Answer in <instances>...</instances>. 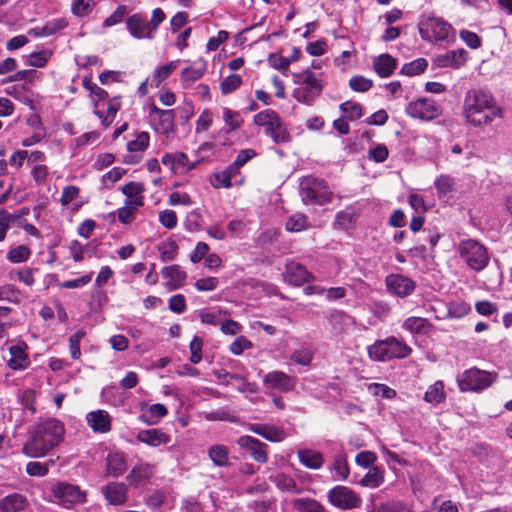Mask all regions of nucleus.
<instances>
[{
  "instance_id": "nucleus-1",
  "label": "nucleus",
  "mask_w": 512,
  "mask_h": 512,
  "mask_svg": "<svg viewBox=\"0 0 512 512\" xmlns=\"http://www.w3.org/2000/svg\"><path fill=\"white\" fill-rule=\"evenodd\" d=\"M463 111L467 122L473 126L487 125L503 117L492 93L482 88H472L465 93Z\"/></svg>"
},
{
  "instance_id": "nucleus-2",
  "label": "nucleus",
  "mask_w": 512,
  "mask_h": 512,
  "mask_svg": "<svg viewBox=\"0 0 512 512\" xmlns=\"http://www.w3.org/2000/svg\"><path fill=\"white\" fill-rule=\"evenodd\" d=\"M64 433L65 428L61 421L55 418L45 419L33 429L22 451L31 458L43 457L63 441Z\"/></svg>"
},
{
  "instance_id": "nucleus-3",
  "label": "nucleus",
  "mask_w": 512,
  "mask_h": 512,
  "mask_svg": "<svg viewBox=\"0 0 512 512\" xmlns=\"http://www.w3.org/2000/svg\"><path fill=\"white\" fill-rule=\"evenodd\" d=\"M421 38L433 44H451L455 41L456 31L450 23L442 17L424 15L418 23Z\"/></svg>"
},
{
  "instance_id": "nucleus-4",
  "label": "nucleus",
  "mask_w": 512,
  "mask_h": 512,
  "mask_svg": "<svg viewBox=\"0 0 512 512\" xmlns=\"http://www.w3.org/2000/svg\"><path fill=\"white\" fill-rule=\"evenodd\" d=\"M166 19V15L161 8H155L152 11L151 19L148 20L144 14L134 13L126 19V28L130 35L135 39L154 38L159 25Z\"/></svg>"
},
{
  "instance_id": "nucleus-5",
  "label": "nucleus",
  "mask_w": 512,
  "mask_h": 512,
  "mask_svg": "<svg viewBox=\"0 0 512 512\" xmlns=\"http://www.w3.org/2000/svg\"><path fill=\"white\" fill-rule=\"evenodd\" d=\"M293 81L300 87L293 90L292 96L305 105H313L323 90L322 81L309 68L301 73H293Z\"/></svg>"
},
{
  "instance_id": "nucleus-6",
  "label": "nucleus",
  "mask_w": 512,
  "mask_h": 512,
  "mask_svg": "<svg viewBox=\"0 0 512 512\" xmlns=\"http://www.w3.org/2000/svg\"><path fill=\"white\" fill-rule=\"evenodd\" d=\"M368 355L374 361H389L408 357L412 349L403 340L389 336L368 346Z\"/></svg>"
},
{
  "instance_id": "nucleus-7",
  "label": "nucleus",
  "mask_w": 512,
  "mask_h": 512,
  "mask_svg": "<svg viewBox=\"0 0 512 512\" xmlns=\"http://www.w3.org/2000/svg\"><path fill=\"white\" fill-rule=\"evenodd\" d=\"M299 188L301 199L306 205L323 206L332 201L333 193L323 179L315 176L303 177Z\"/></svg>"
},
{
  "instance_id": "nucleus-8",
  "label": "nucleus",
  "mask_w": 512,
  "mask_h": 512,
  "mask_svg": "<svg viewBox=\"0 0 512 512\" xmlns=\"http://www.w3.org/2000/svg\"><path fill=\"white\" fill-rule=\"evenodd\" d=\"M458 253L463 262L473 271L484 270L490 260L487 248L475 239H463L458 244Z\"/></svg>"
},
{
  "instance_id": "nucleus-9",
  "label": "nucleus",
  "mask_w": 512,
  "mask_h": 512,
  "mask_svg": "<svg viewBox=\"0 0 512 512\" xmlns=\"http://www.w3.org/2000/svg\"><path fill=\"white\" fill-rule=\"evenodd\" d=\"M496 376L490 372L478 368H470L457 376L460 391H482L492 385Z\"/></svg>"
},
{
  "instance_id": "nucleus-10",
  "label": "nucleus",
  "mask_w": 512,
  "mask_h": 512,
  "mask_svg": "<svg viewBox=\"0 0 512 512\" xmlns=\"http://www.w3.org/2000/svg\"><path fill=\"white\" fill-rule=\"evenodd\" d=\"M330 448L331 457L327 469L334 481H346L350 475L348 456L342 444L333 441L326 442Z\"/></svg>"
},
{
  "instance_id": "nucleus-11",
  "label": "nucleus",
  "mask_w": 512,
  "mask_h": 512,
  "mask_svg": "<svg viewBox=\"0 0 512 512\" xmlns=\"http://www.w3.org/2000/svg\"><path fill=\"white\" fill-rule=\"evenodd\" d=\"M407 115L423 121H431L438 118L442 112L439 102L430 97H420L407 104L405 109Z\"/></svg>"
},
{
  "instance_id": "nucleus-12",
  "label": "nucleus",
  "mask_w": 512,
  "mask_h": 512,
  "mask_svg": "<svg viewBox=\"0 0 512 512\" xmlns=\"http://www.w3.org/2000/svg\"><path fill=\"white\" fill-rule=\"evenodd\" d=\"M91 100L94 104V114L101 119L102 125L108 127L112 124L115 119L117 112L121 107V102L118 97L109 99L107 104V111L104 113L100 108V103L103 102L107 97L108 93L99 86L90 94Z\"/></svg>"
},
{
  "instance_id": "nucleus-13",
  "label": "nucleus",
  "mask_w": 512,
  "mask_h": 512,
  "mask_svg": "<svg viewBox=\"0 0 512 512\" xmlns=\"http://www.w3.org/2000/svg\"><path fill=\"white\" fill-rule=\"evenodd\" d=\"M329 503L340 510L359 508L362 504L361 497L347 486L337 485L327 493Z\"/></svg>"
},
{
  "instance_id": "nucleus-14",
  "label": "nucleus",
  "mask_w": 512,
  "mask_h": 512,
  "mask_svg": "<svg viewBox=\"0 0 512 512\" xmlns=\"http://www.w3.org/2000/svg\"><path fill=\"white\" fill-rule=\"evenodd\" d=\"M53 501L64 508H70L74 504L82 503L85 494L76 485L59 482L51 488Z\"/></svg>"
},
{
  "instance_id": "nucleus-15",
  "label": "nucleus",
  "mask_w": 512,
  "mask_h": 512,
  "mask_svg": "<svg viewBox=\"0 0 512 512\" xmlns=\"http://www.w3.org/2000/svg\"><path fill=\"white\" fill-rule=\"evenodd\" d=\"M385 284L391 294L401 298L411 295L416 288L415 281L402 274L388 275L385 279Z\"/></svg>"
},
{
  "instance_id": "nucleus-16",
  "label": "nucleus",
  "mask_w": 512,
  "mask_h": 512,
  "mask_svg": "<svg viewBox=\"0 0 512 512\" xmlns=\"http://www.w3.org/2000/svg\"><path fill=\"white\" fill-rule=\"evenodd\" d=\"M156 473V467L153 464L139 460L128 473L126 479L133 487L147 485Z\"/></svg>"
},
{
  "instance_id": "nucleus-17",
  "label": "nucleus",
  "mask_w": 512,
  "mask_h": 512,
  "mask_svg": "<svg viewBox=\"0 0 512 512\" xmlns=\"http://www.w3.org/2000/svg\"><path fill=\"white\" fill-rule=\"evenodd\" d=\"M237 444L246 449L256 462L264 464L268 461V445L257 438L244 435L238 438Z\"/></svg>"
},
{
  "instance_id": "nucleus-18",
  "label": "nucleus",
  "mask_w": 512,
  "mask_h": 512,
  "mask_svg": "<svg viewBox=\"0 0 512 512\" xmlns=\"http://www.w3.org/2000/svg\"><path fill=\"white\" fill-rule=\"evenodd\" d=\"M263 384L266 388L277 389L281 392H291L295 389L296 378L283 371L268 372L263 378Z\"/></svg>"
},
{
  "instance_id": "nucleus-19",
  "label": "nucleus",
  "mask_w": 512,
  "mask_h": 512,
  "mask_svg": "<svg viewBox=\"0 0 512 512\" xmlns=\"http://www.w3.org/2000/svg\"><path fill=\"white\" fill-rule=\"evenodd\" d=\"M468 52L463 49L449 50L443 54L437 55L434 64L438 68L459 69L466 64Z\"/></svg>"
},
{
  "instance_id": "nucleus-20",
  "label": "nucleus",
  "mask_w": 512,
  "mask_h": 512,
  "mask_svg": "<svg viewBox=\"0 0 512 512\" xmlns=\"http://www.w3.org/2000/svg\"><path fill=\"white\" fill-rule=\"evenodd\" d=\"M284 278L293 286H301L304 283L314 280V276L302 264L290 261L285 266Z\"/></svg>"
},
{
  "instance_id": "nucleus-21",
  "label": "nucleus",
  "mask_w": 512,
  "mask_h": 512,
  "mask_svg": "<svg viewBox=\"0 0 512 512\" xmlns=\"http://www.w3.org/2000/svg\"><path fill=\"white\" fill-rule=\"evenodd\" d=\"M86 422L94 433H108L112 428V417L103 409L87 413Z\"/></svg>"
},
{
  "instance_id": "nucleus-22",
  "label": "nucleus",
  "mask_w": 512,
  "mask_h": 512,
  "mask_svg": "<svg viewBox=\"0 0 512 512\" xmlns=\"http://www.w3.org/2000/svg\"><path fill=\"white\" fill-rule=\"evenodd\" d=\"M102 491L105 499L111 505H123L128 499V486L122 482H109Z\"/></svg>"
},
{
  "instance_id": "nucleus-23",
  "label": "nucleus",
  "mask_w": 512,
  "mask_h": 512,
  "mask_svg": "<svg viewBox=\"0 0 512 512\" xmlns=\"http://www.w3.org/2000/svg\"><path fill=\"white\" fill-rule=\"evenodd\" d=\"M162 163L175 174H183L190 170L188 156L182 152L166 153Z\"/></svg>"
},
{
  "instance_id": "nucleus-24",
  "label": "nucleus",
  "mask_w": 512,
  "mask_h": 512,
  "mask_svg": "<svg viewBox=\"0 0 512 512\" xmlns=\"http://www.w3.org/2000/svg\"><path fill=\"white\" fill-rule=\"evenodd\" d=\"M137 440L152 447L166 445L170 441V437L158 428L140 430L137 434Z\"/></svg>"
},
{
  "instance_id": "nucleus-25",
  "label": "nucleus",
  "mask_w": 512,
  "mask_h": 512,
  "mask_svg": "<svg viewBox=\"0 0 512 512\" xmlns=\"http://www.w3.org/2000/svg\"><path fill=\"white\" fill-rule=\"evenodd\" d=\"M299 462L308 469L319 470L325 464L323 453L313 449H301L297 451Z\"/></svg>"
},
{
  "instance_id": "nucleus-26",
  "label": "nucleus",
  "mask_w": 512,
  "mask_h": 512,
  "mask_svg": "<svg viewBox=\"0 0 512 512\" xmlns=\"http://www.w3.org/2000/svg\"><path fill=\"white\" fill-rule=\"evenodd\" d=\"M149 118L153 123H157L159 129L163 132H168L174 121L173 110H163L152 104L150 106Z\"/></svg>"
},
{
  "instance_id": "nucleus-27",
  "label": "nucleus",
  "mask_w": 512,
  "mask_h": 512,
  "mask_svg": "<svg viewBox=\"0 0 512 512\" xmlns=\"http://www.w3.org/2000/svg\"><path fill=\"white\" fill-rule=\"evenodd\" d=\"M401 328L413 335H425L432 330L433 325L427 318L410 316L403 321Z\"/></svg>"
},
{
  "instance_id": "nucleus-28",
  "label": "nucleus",
  "mask_w": 512,
  "mask_h": 512,
  "mask_svg": "<svg viewBox=\"0 0 512 512\" xmlns=\"http://www.w3.org/2000/svg\"><path fill=\"white\" fill-rule=\"evenodd\" d=\"M161 274L163 278L167 279L165 286L169 290L180 288L186 279V273L181 269L179 265L164 267L161 271Z\"/></svg>"
},
{
  "instance_id": "nucleus-29",
  "label": "nucleus",
  "mask_w": 512,
  "mask_h": 512,
  "mask_svg": "<svg viewBox=\"0 0 512 512\" xmlns=\"http://www.w3.org/2000/svg\"><path fill=\"white\" fill-rule=\"evenodd\" d=\"M25 349L26 345L24 343H18L9 348L11 357L8 360V366L11 369L24 370L29 366L30 361L25 353Z\"/></svg>"
},
{
  "instance_id": "nucleus-30",
  "label": "nucleus",
  "mask_w": 512,
  "mask_h": 512,
  "mask_svg": "<svg viewBox=\"0 0 512 512\" xmlns=\"http://www.w3.org/2000/svg\"><path fill=\"white\" fill-rule=\"evenodd\" d=\"M27 506V498L19 493H13L0 499V512H20Z\"/></svg>"
},
{
  "instance_id": "nucleus-31",
  "label": "nucleus",
  "mask_w": 512,
  "mask_h": 512,
  "mask_svg": "<svg viewBox=\"0 0 512 512\" xmlns=\"http://www.w3.org/2000/svg\"><path fill=\"white\" fill-rule=\"evenodd\" d=\"M265 133L272 138L275 144L286 143L290 140V134L279 115L265 129Z\"/></svg>"
},
{
  "instance_id": "nucleus-32",
  "label": "nucleus",
  "mask_w": 512,
  "mask_h": 512,
  "mask_svg": "<svg viewBox=\"0 0 512 512\" xmlns=\"http://www.w3.org/2000/svg\"><path fill=\"white\" fill-rule=\"evenodd\" d=\"M397 61L390 54H381L378 56L373 63L375 72L381 78H387L391 76L396 69Z\"/></svg>"
},
{
  "instance_id": "nucleus-33",
  "label": "nucleus",
  "mask_w": 512,
  "mask_h": 512,
  "mask_svg": "<svg viewBox=\"0 0 512 512\" xmlns=\"http://www.w3.org/2000/svg\"><path fill=\"white\" fill-rule=\"evenodd\" d=\"M167 413V408L163 404H152L142 409L140 420L149 425H155L165 417Z\"/></svg>"
},
{
  "instance_id": "nucleus-34",
  "label": "nucleus",
  "mask_w": 512,
  "mask_h": 512,
  "mask_svg": "<svg viewBox=\"0 0 512 512\" xmlns=\"http://www.w3.org/2000/svg\"><path fill=\"white\" fill-rule=\"evenodd\" d=\"M124 455L118 452L109 453L106 458V473L111 477H118L126 471Z\"/></svg>"
},
{
  "instance_id": "nucleus-35",
  "label": "nucleus",
  "mask_w": 512,
  "mask_h": 512,
  "mask_svg": "<svg viewBox=\"0 0 512 512\" xmlns=\"http://www.w3.org/2000/svg\"><path fill=\"white\" fill-rule=\"evenodd\" d=\"M179 64L180 60H175L156 68L150 77V86L158 87L178 68Z\"/></svg>"
},
{
  "instance_id": "nucleus-36",
  "label": "nucleus",
  "mask_w": 512,
  "mask_h": 512,
  "mask_svg": "<svg viewBox=\"0 0 512 512\" xmlns=\"http://www.w3.org/2000/svg\"><path fill=\"white\" fill-rule=\"evenodd\" d=\"M278 489L284 492L299 494L302 492V488L298 485L296 480L285 473H278L271 477Z\"/></svg>"
},
{
  "instance_id": "nucleus-37",
  "label": "nucleus",
  "mask_w": 512,
  "mask_h": 512,
  "mask_svg": "<svg viewBox=\"0 0 512 512\" xmlns=\"http://www.w3.org/2000/svg\"><path fill=\"white\" fill-rule=\"evenodd\" d=\"M328 321L336 334L342 332L345 327H348L353 323L352 317L341 310L331 311L328 316Z\"/></svg>"
},
{
  "instance_id": "nucleus-38",
  "label": "nucleus",
  "mask_w": 512,
  "mask_h": 512,
  "mask_svg": "<svg viewBox=\"0 0 512 512\" xmlns=\"http://www.w3.org/2000/svg\"><path fill=\"white\" fill-rule=\"evenodd\" d=\"M445 399L444 383L440 380L430 385L424 395V400L432 405L443 403Z\"/></svg>"
},
{
  "instance_id": "nucleus-39",
  "label": "nucleus",
  "mask_w": 512,
  "mask_h": 512,
  "mask_svg": "<svg viewBox=\"0 0 512 512\" xmlns=\"http://www.w3.org/2000/svg\"><path fill=\"white\" fill-rule=\"evenodd\" d=\"M384 482V471L378 466L369 468L368 472L360 480L363 487L377 488Z\"/></svg>"
},
{
  "instance_id": "nucleus-40",
  "label": "nucleus",
  "mask_w": 512,
  "mask_h": 512,
  "mask_svg": "<svg viewBox=\"0 0 512 512\" xmlns=\"http://www.w3.org/2000/svg\"><path fill=\"white\" fill-rule=\"evenodd\" d=\"M291 505L297 512H326L321 503L311 498L294 499Z\"/></svg>"
},
{
  "instance_id": "nucleus-41",
  "label": "nucleus",
  "mask_w": 512,
  "mask_h": 512,
  "mask_svg": "<svg viewBox=\"0 0 512 512\" xmlns=\"http://www.w3.org/2000/svg\"><path fill=\"white\" fill-rule=\"evenodd\" d=\"M428 67V61L425 58H417L409 63H405L400 74L406 76H417L425 72Z\"/></svg>"
},
{
  "instance_id": "nucleus-42",
  "label": "nucleus",
  "mask_w": 512,
  "mask_h": 512,
  "mask_svg": "<svg viewBox=\"0 0 512 512\" xmlns=\"http://www.w3.org/2000/svg\"><path fill=\"white\" fill-rule=\"evenodd\" d=\"M209 458L216 466L224 467L228 465V449L223 445H213L208 451Z\"/></svg>"
},
{
  "instance_id": "nucleus-43",
  "label": "nucleus",
  "mask_w": 512,
  "mask_h": 512,
  "mask_svg": "<svg viewBox=\"0 0 512 512\" xmlns=\"http://www.w3.org/2000/svg\"><path fill=\"white\" fill-rule=\"evenodd\" d=\"M157 249L161 260L167 262L175 259L178 246L173 240H165L158 245Z\"/></svg>"
},
{
  "instance_id": "nucleus-44",
  "label": "nucleus",
  "mask_w": 512,
  "mask_h": 512,
  "mask_svg": "<svg viewBox=\"0 0 512 512\" xmlns=\"http://www.w3.org/2000/svg\"><path fill=\"white\" fill-rule=\"evenodd\" d=\"M263 433L261 437L274 443L282 442L287 436L283 428L269 424L264 425Z\"/></svg>"
},
{
  "instance_id": "nucleus-45",
  "label": "nucleus",
  "mask_w": 512,
  "mask_h": 512,
  "mask_svg": "<svg viewBox=\"0 0 512 512\" xmlns=\"http://www.w3.org/2000/svg\"><path fill=\"white\" fill-rule=\"evenodd\" d=\"M308 228V217L303 213L293 214L286 222V229L290 232H300Z\"/></svg>"
},
{
  "instance_id": "nucleus-46",
  "label": "nucleus",
  "mask_w": 512,
  "mask_h": 512,
  "mask_svg": "<svg viewBox=\"0 0 512 512\" xmlns=\"http://www.w3.org/2000/svg\"><path fill=\"white\" fill-rule=\"evenodd\" d=\"M65 24L62 21L57 23H47L43 27L32 28L28 31V34L33 37H42L55 34L60 29L64 28Z\"/></svg>"
},
{
  "instance_id": "nucleus-47",
  "label": "nucleus",
  "mask_w": 512,
  "mask_h": 512,
  "mask_svg": "<svg viewBox=\"0 0 512 512\" xmlns=\"http://www.w3.org/2000/svg\"><path fill=\"white\" fill-rule=\"evenodd\" d=\"M373 512H410V509L404 503L392 500L374 505Z\"/></svg>"
},
{
  "instance_id": "nucleus-48",
  "label": "nucleus",
  "mask_w": 512,
  "mask_h": 512,
  "mask_svg": "<svg viewBox=\"0 0 512 512\" xmlns=\"http://www.w3.org/2000/svg\"><path fill=\"white\" fill-rule=\"evenodd\" d=\"M52 56V52L48 49L32 52L28 55L27 64L33 67L42 68L46 65Z\"/></svg>"
},
{
  "instance_id": "nucleus-49",
  "label": "nucleus",
  "mask_w": 512,
  "mask_h": 512,
  "mask_svg": "<svg viewBox=\"0 0 512 512\" xmlns=\"http://www.w3.org/2000/svg\"><path fill=\"white\" fill-rule=\"evenodd\" d=\"M31 254L30 249L25 245H19L10 249L7 253V259L11 263L25 262Z\"/></svg>"
},
{
  "instance_id": "nucleus-50",
  "label": "nucleus",
  "mask_w": 512,
  "mask_h": 512,
  "mask_svg": "<svg viewBox=\"0 0 512 512\" xmlns=\"http://www.w3.org/2000/svg\"><path fill=\"white\" fill-rule=\"evenodd\" d=\"M242 84V78L240 75L231 74L222 80L220 89L222 94L227 95L234 92Z\"/></svg>"
},
{
  "instance_id": "nucleus-51",
  "label": "nucleus",
  "mask_w": 512,
  "mask_h": 512,
  "mask_svg": "<svg viewBox=\"0 0 512 512\" xmlns=\"http://www.w3.org/2000/svg\"><path fill=\"white\" fill-rule=\"evenodd\" d=\"M149 134L147 132H140L134 140L127 143V149L130 152L144 151L149 145Z\"/></svg>"
},
{
  "instance_id": "nucleus-52",
  "label": "nucleus",
  "mask_w": 512,
  "mask_h": 512,
  "mask_svg": "<svg viewBox=\"0 0 512 512\" xmlns=\"http://www.w3.org/2000/svg\"><path fill=\"white\" fill-rule=\"evenodd\" d=\"M340 109L347 115L349 120H357L363 116L362 106L356 102H343L340 104Z\"/></svg>"
},
{
  "instance_id": "nucleus-53",
  "label": "nucleus",
  "mask_w": 512,
  "mask_h": 512,
  "mask_svg": "<svg viewBox=\"0 0 512 512\" xmlns=\"http://www.w3.org/2000/svg\"><path fill=\"white\" fill-rule=\"evenodd\" d=\"M93 6V0H73L71 10L74 15L85 17L92 12Z\"/></svg>"
},
{
  "instance_id": "nucleus-54",
  "label": "nucleus",
  "mask_w": 512,
  "mask_h": 512,
  "mask_svg": "<svg viewBox=\"0 0 512 512\" xmlns=\"http://www.w3.org/2000/svg\"><path fill=\"white\" fill-rule=\"evenodd\" d=\"M377 455L373 451H361L355 456V463L357 466L367 469L374 466L377 461Z\"/></svg>"
},
{
  "instance_id": "nucleus-55",
  "label": "nucleus",
  "mask_w": 512,
  "mask_h": 512,
  "mask_svg": "<svg viewBox=\"0 0 512 512\" xmlns=\"http://www.w3.org/2000/svg\"><path fill=\"white\" fill-rule=\"evenodd\" d=\"M85 335V331L78 330L69 337L70 355L75 360L79 359L81 356L80 342Z\"/></svg>"
},
{
  "instance_id": "nucleus-56",
  "label": "nucleus",
  "mask_w": 512,
  "mask_h": 512,
  "mask_svg": "<svg viewBox=\"0 0 512 512\" xmlns=\"http://www.w3.org/2000/svg\"><path fill=\"white\" fill-rule=\"evenodd\" d=\"M434 185L440 195H447L453 190L454 179L447 174H442L436 178Z\"/></svg>"
},
{
  "instance_id": "nucleus-57",
  "label": "nucleus",
  "mask_w": 512,
  "mask_h": 512,
  "mask_svg": "<svg viewBox=\"0 0 512 512\" xmlns=\"http://www.w3.org/2000/svg\"><path fill=\"white\" fill-rule=\"evenodd\" d=\"M51 462L41 463L37 461L28 462L26 465V472L29 476L43 477L49 471V464Z\"/></svg>"
},
{
  "instance_id": "nucleus-58",
  "label": "nucleus",
  "mask_w": 512,
  "mask_h": 512,
  "mask_svg": "<svg viewBox=\"0 0 512 512\" xmlns=\"http://www.w3.org/2000/svg\"><path fill=\"white\" fill-rule=\"evenodd\" d=\"M459 37L471 49H478L482 45L481 38L470 30H460Z\"/></svg>"
},
{
  "instance_id": "nucleus-59",
  "label": "nucleus",
  "mask_w": 512,
  "mask_h": 512,
  "mask_svg": "<svg viewBox=\"0 0 512 512\" xmlns=\"http://www.w3.org/2000/svg\"><path fill=\"white\" fill-rule=\"evenodd\" d=\"M389 155V150L384 144H377L374 147H371L368 152L369 160H372L376 163H383Z\"/></svg>"
},
{
  "instance_id": "nucleus-60",
  "label": "nucleus",
  "mask_w": 512,
  "mask_h": 512,
  "mask_svg": "<svg viewBox=\"0 0 512 512\" xmlns=\"http://www.w3.org/2000/svg\"><path fill=\"white\" fill-rule=\"evenodd\" d=\"M231 380H235V381L239 382V384L236 386V389L239 392H242V393H244V392H249V393L256 392L255 384L246 381L245 376H243L242 374L230 373L229 372V381L231 382Z\"/></svg>"
},
{
  "instance_id": "nucleus-61",
  "label": "nucleus",
  "mask_w": 512,
  "mask_h": 512,
  "mask_svg": "<svg viewBox=\"0 0 512 512\" xmlns=\"http://www.w3.org/2000/svg\"><path fill=\"white\" fill-rule=\"evenodd\" d=\"M373 83L370 79H367L363 76H353L349 80V86L353 91L356 92H366L372 87Z\"/></svg>"
},
{
  "instance_id": "nucleus-62",
  "label": "nucleus",
  "mask_w": 512,
  "mask_h": 512,
  "mask_svg": "<svg viewBox=\"0 0 512 512\" xmlns=\"http://www.w3.org/2000/svg\"><path fill=\"white\" fill-rule=\"evenodd\" d=\"M278 115L277 112L271 109L263 110L254 116V123L258 126L265 127L270 126V123L274 121V118Z\"/></svg>"
},
{
  "instance_id": "nucleus-63",
  "label": "nucleus",
  "mask_w": 512,
  "mask_h": 512,
  "mask_svg": "<svg viewBox=\"0 0 512 512\" xmlns=\"http://www.w3.org/2000/svg\"><path fill=\"white\" fill-rule=\"evenodd\" d=\"M290 359L296 364L308 366L313 360V353L309 349H298L291 354Z\"/></svg>"
},
{
  "instance_id": "nucleus-64",
  "label": "nucleus",
  "mask_w": 512,
  "mask_h": 512,
  "mask_svg": "<svg viewBox=\"0 0 512 512\" xmlns=\"http://www.w3.org/2000/svg\"><path fill=\"white\" fill-rule=\"evenodd\" d=\"M252 342L244 336L237 337L229 347V350L234 355H241L245 350L252 348Z\"/></svg>"
}]
</instances>
